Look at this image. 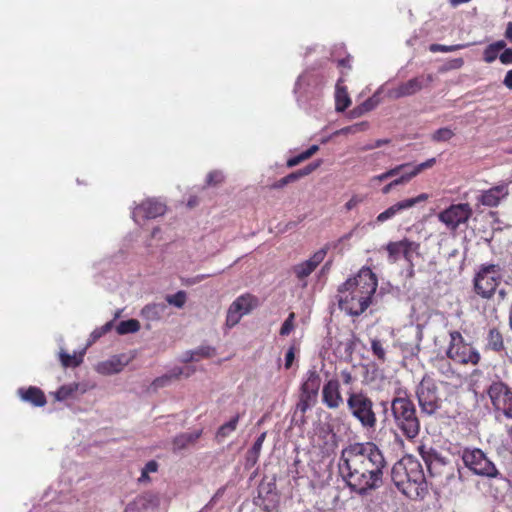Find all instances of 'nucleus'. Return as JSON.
Segmentation results:
<instances>
[{
	"label": "nucleus",
	"mask_w": 512,
	"mask_h": 512,
	"mask_svg": "<svg viewBox=\"0 0 512 512\" xmlns=\"http://www.w3.org/2000/svg\"><path fill=\"white\" fill-rule=\"evenodd\" d=\"M340 374L344 384L349 385L353 382V377L349 370H342Z\"/></svg>",
	"instance_id": "nucleus-62"
},
{
	"label": "nucleus",
	"mask_w": 512,
	"mask_h": 512,
	"mask_svg": "<svg viewBox=\"0 0 512 512\" xmlns=\"http://www.w3.org/2000/svg\"><path fill=\"white\" fill-rule=\"evenodd\" d=\"M121 371V364L117 359L101 362L98 365V372L103 374H114Z\"/></svg>",
	"instance_id": "nucleus-35"
},
{
	"label": "nucleus",
	"mask_w": 512,
	"mask_h": 512,
	"mask_svg": "<svg viewBox=\"0 0 512 512\" xmlns=\"http://www.w3.org/2000/svg\"><path fill=\"white\" fill-rule=\"evenodd\" d=\"M380 91L375 92L371 97L363 101L360 105L354 107L349 111V117L351 119L361 117L365 113L375 109L380 103Z\"/></svg>",
	"instance_id": "nucleus-25"
},
{
	"label": "nucleus",
	"mask_w": 512,
	"mask_h": 512,
	"mask_svg": "<svg viewBox=\"0 0 512 512\" xmlns=\"http://www.w3.org/2000/svg\"><path fill=\"white\" fill-rule=\"evenodd\" d=\"M420 455L427 467L429 474L432 477L440 476L446 474L447 480H450L455 477L454 475V466L451 461L441 455L436 449L428 448L426 449L424 446L419 449Z\"/></svg>",
	"instance_id": "nucleus-10"
},
{
	"label": "nucleus",
	"mask_w": 512,
	"mask_h": 512,
	"mask_svg": "<svg viewBox=\"0 0 512 512\" xmlns=\"http://www.w3.org/2000/svg\"><path fill=\"white\" fill-rule=\"evenodd\" d=\"M79 389L78 383H70L62 385L57 391L53 393L56 401L62 402L74 396L75 392Z\"/></svg>",
	"instance_id": "nucleus-32"
},
{
	"label": "nucleus",
	"mask_w": 512,
	"mask_h": 512,
	"mask_svg": "<svg viewBox=\"0 0 512 512\" xmlns=\"http://www.w3.org/2000/svg\"><path fill=\"white\" fill-rule=\"evenodd\" d=\"M390 407L396 427L406 438H416L420 432V420L407 392L399 391L391 400Z\"/></svg>",
	"instance_id": "nucleus-4"
},
{
	"label": "nucleus",
	"mask_w": 512,
	"mask_h": 512,
	"mask_svg": "<svg viewBox=\"0 0 512 512\" xmlns=\"http://www.w3.org/2000/svg\"><path fill=\"white\" fill-rule=\"evenodd\" d=\"M322 402L329 409H337L343 404L344 399L340 391L338 379H330L324 384L322 388Z\"/></svg>",
	"instance_id": "nucleus-17"
},
{
	"label": "nucleus",
	"mask_w": 512,
	"mask_h": 512,
	"mask_svg": "<svg viewBox=\"0 0 512 512\" xmlns=\"http://www.w3.org/2000/svg\"><path fill=\"white\" fill-rule=\"evenodd\" d=\"M413 177L414 176L412 175L410 168H409V169L402 171L400 173V175H398V177L391 182H392V185H394V187H396L398 185H403V184L409 182Z\"/></svg>",
	"instance_id": "nucleus-53"
},
{
	"label": "nucleus",
	"mask_w": 512,
	"mask_h": 512,
	"mask_svg": "<svg viewBox=\"0 0 512 512\" xmlns=\"http://www.w3.org/2000/svg\"><path fill=\"white\" fill-rule=\"evenodd\" d=\"M435 163H436V159L435 158H430V159L426 160L425 162H422V163L414 166L413 168L410 167V171H411L412 175L415 177L421 171H423L425 169H428V168H431Z\"/></svg>",
	"instance_id": "nucleus-52"
},
{
	"label": "nucleus",
	"mask_w": 512,
	"mask_h": 512,
	"mask_svg": "<svg viewBox=\"0 0 512 512\" xmlns=\"http://www.w3.org/2000/svg\"><path fill=\"white\" fill-rule=\"evenodd\" d=\"M433 81V75H419L406 82H402L397 87L388 91V96L392 99H400L415 95L423 88L428 87Z\"/></svg>",
	"instance_id": "nucleus-14"
},
{
	"label": "nucleus",
	"mask_w": 512,
	"mask_h": 512,
	"mask_svg": "<svg viewBox=\"0 0 512 512\" xmlns=\"http://www.w3.org/2000/svg\"><path fill=\"white\" fill-rule=\"evenodd\" d=\"M120 314H121V310H118L115 313L114 318L111 321H108L102 327L96 328L95 330H93L92 333L90 334L89 343L95 342L96 340L101 338L104 334H106L108 331H110L113 327L114 320L117 319L118 317H120Z\"/></svg>",
	"instance_id": "nucleus-34"
},
{
	"label": "nucleus",
	"mask_w": 512,
	"mask_h": 512,
	"mask_svg": "<svg viewBox=\"0 0 512 512\" xmlns=\"http://www.w3.org/2000/svg\"><path fill=\"white\" fill-rule=\"evenodd\" d=\"M166 211V205L155 198L147 199L139 206L135 207L132 212V218L138 223V218L143 220L154 219L163 215Z\"/></svg>",
	"instance_id": "nucleus-15"
},
{
	"label": "nucleus",
	"mask_w": 512,
	"mask_h": 512,
	"mask_svg": "<svg viewBox=\"0 0 512 512\" xmlns=\"http://www.w3.org/2000/svg\"><path fill=\"white\" fill-rule=\"evenodd\" d=\"M254 504L262 508L265 512L277 510L280 504V495L276 489V479L270 480L263 478L257 487V496L254 498Z\"/></svg>",
	"instance_id": "nucleus-13"
},
{
	"label": "nucleus",
	"mask_w": 512,
	"mask_h": 512,
	"mask_svg": "<svg viewBox=\"0 0 512 512\" xmlns=\"http://www.w3.org/2000/svg\"><path fill=\"white\" fill-rule=\"evenodd\" d=\"M307 159H308V157H306L305 152L303 151L302 153H300V154H298V155H296L294 157L289 158L287 160L286 165H287L288 168H292V167L297 166L298 164H300L301 162H303V161H305Z\"/></svg>",
	"instance_id": "nucleus-56"
},
{
	"label": "nucleus",
	"mask_w": 512,
	"mask_h": 512,
	"mask_svg": "<svg viewBox=\"0 0 512 512\" xmlns=\"http://www.w3.org/2000/svg\"><path fill=\"white\" fill-rule=\"evenodd\" d=\"M160 505V497L153 492H146L138 496L132 502L128 503L124 512H143L146 510L157 509Z\"/></svg>",
	"instance_id": "nucleus-21"
},
{
	"label": "nucleus",
	"mask_w": 512,
	"mask_h": 512,
	"mask_svg": "<svg viewBox=\"0 0 512 512\" xmlns=\"http://www.w3.org/2000/svg\"><path fill=\"white\" fill-rule=\"evenodd\" d=\"M391 480L396 488L410 499H424L428 493L422 465L412 456L404 457L393 465Z\"/></svg>",
	"instance_id": "nucleus-3"
},
{
	"label": "nucleus",
	"mask_w": 512,
	"mask_h": 512,
	"mask_svg": "<svg viewBox=\"0 0 512 512\" xmlns=\"http://www.w3.org/2000/svg\"><path fill=\"white\" fill-rule=\"evenodd\" d=\"M202 430H195L193 432H186L177 435L173 439V450L180 451L186 449L189 445L195 443L201 436Z\"/></svg>",
	"instance_id": "nucleus-27"
},
{
	"label": "nucleus",
	"mask_w": 512,
	"mask_h": 512,
	"mask_svg": "<svg viewBox=\"0 0 512 512\" xmlns=\"http://www.w3.org/2000/svg\"><path fill=\"white\" fill-rule=\"evenodd\" d=\"M487 393L495 409L512 419V388L502 381H494Z\"/></svg>",
	"instance_id": "nucleus-12"
},
{
	"label": "nucleus",
	"mask_w": 512,
	"mask_h": 512,
	"mask_svg": "<svg viewBox=\"0 0 512 512\" xmlns=\"http://www.w3.org/2000/svg\"><path fill=\"white\" fill-rule=\"evenodd\" d=\"M195 356L199 357V360L202 358H209L214 355L215 349L208 345L199 346L194 349Z\"/></svg>",
	"instance_id": "nucleus-50"
},
{
	"label": "nucleus",
	"mask_w": 512,
	"mask_h": 512,
	"mask_svg": "<svg viewBox=\"0 0 512 512\" xmlns=\"http://www.w3.org/2000/svg\"><path fill=\"white\" fill-rule=\"evenodd\" d=\"M330 248V243L326 244L323 248L316 251L308 261L316 268L325 258L328 249Z\"/></svg>",
	"instance_id": "nucleus-44"
},
{
	"label": "nucleus",
	"mask_w": 512,
	"mask_h": 512,
	"mask_svg": "<svg viewBox=\"0 0 512 512\" xmlns=\"http://www.w3.org/2000/svg\"><path fill=\"white\" fill-rule=\"evenodd\" d=\"M183 362L199 361V357L195 356L194 350H188L183 354Z\"/></svg>",
	"instance_id": "nucleus-61"
},
{
	"label": "nucleus",
	"mask_w": 512,
	"mask_h": 512,
	"mask_svg": "<svg viewBox=\"0 0 512 512\" xmlns=\"http://www.w3.org/2000/svg\"><path fill=\"white\" fill-rule=\"evenodd\" d=\"M223 180H224V175H223L222 171L213 170L208 173V175L206 177V184L208 186H215V185H218L221 182H223Z\"/></svg>",
	"instance_id": "nucleus-47"
},
{
	"label": "nucleus",
	"mask_w": 512,
	"mask_h": 512,
	"mask_svg": "<svg viewBox=\"0 0 512 512\" xmlns=\"http://www.w3.org/2000/svg\"><path fill=\"white\" fill-rule=\"evenodd\" d=\"M139 330H140V323L136 319H128V320L121 321L116 326V331L119 335L136 333Z\"/></svg>",
	"instance_id": "nucleus-33"
},
{
	"label": "nucleus",
	"mask_w": 512,
	"mask_h": 512,
	"mask_svg": "<svg viewBox=\"0 0 512 512\" xmlns=\"http://www.w3.org/2000/svg\"><path fill=\"white\" fill-rule=\"evenodd\" d=\"M341 345L344 347L345 354L349 357L352 356L354 350H355V336L352 335L351 338L346 339L345 341L341 342Z\"/></svg>",
	"instance_id": "nucleus-55"
},
{
	"label": "nucleus",
	"mask_w": 512,
	"mask_h": 512,
	"mask_svg": "<svg viewBox=\"0 0 512 512\" xmlns=\"http://www.w3.org/2000/svg\"><path fill=\"white\" fill-rule=\"evenodd\" d=\"M321 164H322V160L319 159V160H316V161H313V162L309 163L305 167L297 170L296 172H297L299 178L301 179V178L311 174L318 167H320Z\"/></svg>",
	"instance_id": "nucleus-49"
},
{
	"label": "nucleus",
	"mask_w": 512,
	"mask_h": 512,
	"mask_svg": "<svg viewBox=\"0 0 512 512\" xmlns=\"http://www.w3.org/2000/svg\"><path fill=\"white\" fill-rule=\"evenodd\" d=\"M508 194V185L500 184L487 190H482L477 197V201L487 207H496L502 199H505L508 196Z\"/></svg>",
	"instance_id": "nucleus-20"
},
{
	"label": "nucleus",
	"mask_w": 512,
	"mask_h": 512,
	"mask_svg": "<svg viewBox=\"0 0 512 512\" xmlns=\"http://www.w3.org/2000/svg\"><path fill=\"white\" fill-rule=\"evenodd\" d=\"M240 418L241 415L237 413L229 421L222 424L216 431V440L218 442H222L224 439L229 437L237 429Z\"/></svg>",
	"instance_id": "nucleus-28"
},
{
	"label": "nucleus",
	"mask_w": 512,
	"mask_h": 512,
	"mask_svg": "<svg viewBox=\"0 0 512 512\" xmlns=\"http://www.w3.org/2000/svg\"><path fill=\"white\" fill-rule=\"evenodd\" d=\"M168 306L164 302L149 303L141 310V316L148 321H158L166 313Z\"/></svg>",
	"instance_id": "nucleus-26"
},
{
	"label": "nucleus",
	"mask_w": 512,
	"mask_h": 512,
	"mask_svg": "<svg viewBox=\"0 0 512 512\" xmlns=\"http://www.w3.org/2000/svg\"><path fill=\"white\" fill-rule=\"evenodd\" d=\"M503 84L505 87L512 90V69L506 73L504 80H503Z\"/></svg>",
	"instance_id": "nucleus-63"
},
{
	"label": "nucleus",
	"mask_w": 512,
	"mask_h": 512,
	"mask_svg": "<svg viewBox=\"0 0 512 512\" xmlns=\"http://www.w3.org/2000/svg\"><path fill=\"white\" fill-rule=\"evenodd\" d=\"M404 241H406V243L404 245V249L401 251V254L408 263H411V252L417 251L420 247V244L414 241H410L406 238L404 239Z\"/></svg>",
	"instance_id": "nucleus-45"
},
{
	"label": "nucleus",
	"mask_w": 512,
	"mask_h": 512,
	"mask_svg": "<svg viewBox=\"0 0 512 512\" xmlns=\"http://www.w3.org/2000/svg\"><path fill=\"white\" fill-rule=\"evenodd\" d=\"M468 46H469V44L442 45V44L435 43V44H431L429 46V50L433 53H436V52L448 53V52H454V51L466 48Z\"/></svg>",
	"instance_id": "nucleus-40"
},
{
	"label": "nucleus",
	"mask_w": 512,
	"mask_h": 512,
	"mask_svg": "<svg viewBox=\"0 0 512 512\" xmlns=\"http://www.w3.org/2000/svg\"><path fill=\"white\" fill-rule=\"evenodd\" d=\"M502 278V269L498 264L485 263L480 265L473 278V287L477 295L490 299Z\"/></svg>",
	"instance_id": "nucleus-7"
},
{
	"label": "nucleus",
	"mask_w": 512,
	"mask_h": 512,
	"mask_svg": "<svg viewBox=\"0 0 512 512\" xmlns=\"http://www.w3.org/2000/svg\"><path fill=\"white\" fill-rule=\"evenodd\" d=\"M295 359V347L292 345L286 352L285 355V368L289 369L292 366V363Z\"/></svg>",
	"instance_id": "nucleus-58"
},
{
	"label": "nucleus",
	"mask_w": 512,
	"mask_h": 512,
	"mask_svg": "<svg viewBox=\"0 0 512 512\" xmlns=\"http://www.w3.org/2000/svg\"><path fill=\"white\" fill-rule=\"evenodd\" d=\"M321 386V377L315 368L308 370L306 378L301 384L300 390L306 398H312L317 401L318 392Z\"/></svg>",
	"instance_id": "nucleus-22"
},
{
	"label": "nucleus",
	"mask_w": 512,
	"mask_h": 512,
	"mask_svg": "<svg viewBox=\"0 0 512 512\" xmlns=\"http://www.w3.org/2000/svg\"><path fill=\"white\" fill-rule=\"evenodd\" d=\"M157 469H158V463L155 460L148 461L143 468V470H145V472H147L148 474L152 473V472H156Z\"/></svg>",
	"instance_id": "nucleus-60"
},
{
	"label": "nucleus",
	"mask_w": 512,
	"mask_h": 512,
	"mask_svg": "<svg viewBox=\"0 0 512 512\" xmlns=\"http://www.w3.org/2000/svg\"><path fill=\"white\" fill-rule=\"evenodd\" d=\"M427 199H428V194L422 193V194L418 195L417 197L401 200V201L391 205L383 212H381L377 216L376 222L384 223L385 221L392 219L396 215L401 214L403 211L408 210V209L414 207L416 204L426 201Z\"/></svg>",
	"instance_id": "nucleus-16"
},
{
	"label": "nucleus",
	"mask_w": 512,
	"mask_h": 512,
	"mask_svg": "<svg viewBox=\"0 0 512 512\" xmlns=\"http://www.w3.org/2000/svg\"><path fill=\"white\" fill-rule=\"evenodd\" d=\"M463 65H464L463 58H461V57L454 58V59L447 61L445 63V65L443 66L442 70L448 71V70L460 69Z\"/></svg>",
	"instance_id": "nucleus-54"
},
{
	"label": "nucleus",
	"mask_w": 512,
	"mask_h": 512,
	"mask_svg": "<svg viewBox=\"0 0 512 512\" xmlns=\"http://www.w3.org/2000/svg\"><path fill=\"white\" fill-rule=\"evenodd\" d=\"M486 341V347L492 351L500 352L505 348L503 336L497 328L489 329Z\"/></svg>",
	"instance_id": "nucleus-30"
},
{
	"label": "nucleus",
	"mask_w": 512,
	"mask_h": 512,
	"mask_svg": "<svg viewBox=\"0 0 512 512\" xmlns=\"http://www.w3.org/2000/svg\"><path fill=\"white\" fill-rule=\"evenodd\" d=\"M347 409L350 415L359 422L365 430H375L377 415L373 400L363 390L347 392Z\"/></svg>",
	"instance_id": "nucleus-5"
},
{
	"label": "nucleus",
	"mask_w": 512,
	"mask_h": 512,
	"mask_svg": "<svg viewBox=\"0 0 512 512\" xmlns=\"http://www.w3.org/2000/svg\"><path fill=\"white\" fill-rule=\"evenodd\" d=\"M60 361L64 367H78L82 363L83 358L82 355L77 356L75 354L71 355L67 352H61Z\"/></svg>",
	"instance_id": "nucleus-38"
},
{
	"label": "nucleus",
	"mask_w": 512,
	"mask_h": 512,
	"mask_svg": "<svg viewBox=\"0 0 512 512\" xmlns=\"http://www.w3.org/2000/svg\"><path fill=\"white\" fill-rule=\"evenodd\" d=\"M299 176L297 174L296 171L286 175L285 177L279 179L278 181L274 182L272 184V188L273 189H282L283 187H285L286 185L292 183V182H295L297 180H299Z\"/></svg>",
	"instance_id": "nucleus-43"
},
{
	"label": "nucleus",
	"mask_w": 512,
	"mask_h": 512,
	"mask_svg": "<svg viewBox=\"0 0 512 512\" xmlns=\"http://www.w3.org/2000/svg\"><path fill=\"white\" fill-rule=\"evenodd\" d=\"M504 36L510 43H512V22L507 23Z\"/></svg>",
	"instance_id": "nucleus-64"
},
{
	"label": "nucleus",
	"mask_w": 512,
	"mask_h": 512,
	"mask_svg": "<svg viewBox=\"0 0 512 512\" xmlns=\"http://www.w3.org/2000/svg\"><path fill=\"white\" fill-rule=\"evenodd\" d=\"M372 353L382 362L386 360V352L380 340L372 339L371 341Z\"/></svg>",
	"instance_id": "nucleus-46"
},
{
	"label": "nucleus",
	"mask_w": 512,
	"mask_h": 512,
	"mask_svg": "<svg viewBox=\"0 0 512 512\" xmlns=\"http://www.w3.org/2000/svg\"><path fill=\"white\" fill-rule=\"evenodd\" d=\"M473 215L472 207L469 203L451 204L446 209L438 213V220L449 230L456 231L462 224H466Z\"/></svg>",
	"instance_id": "nucleus-11"
},
{
	"label": "nucleus",
	"mask_w": 512,
	"mask_h": 512,
	"mask_svg": "<svg viewBox=\"0 0 512 512\" xmlns=\"http://www.w3.org/2000/svg\"><path fill=\"white\" fill-rule=\"evenodd\" d=\"M340 81L341 80H338L336 84L335 92V109L337 112L345 111L351 104V99L348 95L347 89L340 85Z\"/></svg>",
	"instance_id": "nucleus-29"
},
{
	"label": "nucleus",
	"mask_w": 512,
	"mask_h": 512,
	"mask_svg": "<svg viewBox=\"0 0 512 512\" xmlns=\"http://www.w3.org/2000/svg\"><path fill=\"white\" fill-rule=\"evenodd\" d=\"M454 136V132L448 128L443 127L437 129L431 136V139L435 142H446Z\"/></svg>",
	"instance_id": "nucleus-42"
},
{
	"label": "nucleus",
	"mask_w": 512,
	"mask_h": 512,
	"mask_svg": "<svg viewBox=\"0 0 512 512\" xmlns=\"http://www.w3.org/2000/svg\"><path fill=\"white\" fill-rule=\"evenodd\" d=\"M386 459L373 442H355L343 448L338 470L350 493L359 497L370 496L384 484Z\"/></svg>",
	"instance_id": "nucleus-1"
},
{
	"label": "nucleus",
	"mask_w": 512,
	"mask_h": 512,
	"mask_svg": "<svg viewBox=\"0 0 512 512\" xmlns=\"http://www.w3.org/2000/svg\"><path fill=\"white\" fill-rule=\"evenodd\" d=\"M405 243L406 241H404V239L397 242H389L386 246L389 258L396 260L401 255Z\"/></svg>",
	"instance_id": "nucleus-41"
},
{
	"label": "nucleus",
	"mask_w": 512,
	"mask_h": 512,
	"mask_svg": "<svg viewBox=\"0 0 512 512\" xmlns=\"http://www.w3.org/2000/svg\"><path fill=\"white\" fill-rule=\"evenodd\" d=\"M294 319L295 314L292 312L288 315V317L283 322L281 328H280V335L281 336H287L289 335L292 330L294 329Z\"/></svg>",
	"instance_id": "nucleus-48"
},
{
	"label": "nucleus",
	"mask_w": 512,
	"mask_h": 512,
	"mask_svg": "<svg viewBox=\"0 0 512 512\" xmlns=\"http://www.w3.org/2000/svg\"><path fill=\"white\" fill-rule=\"evenodd\" d=\"M460 455L465 467L473 474L485 478L503 479L494 462L481 449L465 447Z\"/></svg>",
	"instance_id": "nucleus-6"
},
{
	"label": "nucleus",
	"mask_w": 512,
	"mask_h": 512,
	"mask_svg": "<svg viewBox=\"0 0 512 512\" xmlns=\"http://www.w3.org/2000/svg\"><path fill=\"white\" fill-rule=\"evenodd\" d=\"M499 60L504 65L512 64V48H505L499 55Z\"/></svg>",
	"instance_id": "nucleus-57"
},
{
	"label": "nucleus",
	"mask_w": 512,
	"mask_h": 512,
	"mask_svg": "<svg viewBox=\"0 0 512 512\" xmlns=\"http://www.w3.org/2000/svg\"><path fill=\"white\" fill-rule=\"evenodd\" d=\"M499 55V52L489 44L483 51V60L486 63H493L497 58H499Z\"/></svg>",
	"instance_id": "nucleus-51"
},
{
	"label": "nucleus",
	"mask_w": 512,
	"mask_h": 512,
	"mask_svg": "<svg viewBox=\"0 0 512 512\" xmlns=\"http://www.w3.org/2000/svg\"><path fill=\"white\" fill-rule=\"evenodd\" d=\"M17 395L23 402L29 403L34 407H44L47 403L44 392L36 386L20 387L17 390Z\"/></svg>",
	"instance_id": "nucleus-23"
},
{
	"label": "nucleus",
	"mask_w": 512,
	"mask_h": 512,
	"mask_svg": "<svg viewBox=\"0 0 512 512\" xmlns=\"http://www.w3.org/2000/svg\"><path fill=\"white\" fill-rule=\"evenodd\" d=\"M363 201V198L358 196V195H354L351 197V199L345 204V208L347 210H352L354 207H356L359 203H361Z\"/></svg>",
	"instance_id": "nucleus-59"
},
{
	"label": "nucleus",
	"mask_w": 512,
	"mask_h": 512,
	"mask_svg": "<svg viewBox=\"0 0 512 512\" xmlns=\"http://www.w3.org/2000/svg\"><path fill=\"white\" fill-rule=\"evenodd\" d=\"M319 84V76L314 72L305 71L301 74L295 83L294 94L298 99H308L314 93V90Z\"/></svg>",
	"instance_id": "nucleus-18"
},
{
	"label": "nucleus",
	"mask_w": 512,
	"mask_h": 512,
	"mask_svg": "<svg viewBox=\"0 0 512 512\" xmlns=\"http://www.w3.org/2000/svg\"><path fill=\"white\" fill-rule=\"evenodd\" d=\"M187 295L186 292L180 290L172 295L166 296V302L170 305L175 306L176 308H182L186 303Z\"/></svg>",
	"instance_id": "nucleus-39"
},
{
	"label": "nucleus",
	"mask_w": 512,
	"mask_h": 512,
	"mask_svg": "<svg viewBox=\"0 0 512 512\" xmlns=\"http://www.w3.org/2000/svg\"><path fill=\"white\" fill-rule=\"evenodd\" d=\"M377 277L368 267L347 279L338 288V306L350 316H360L369 307L376 292Z\"/></svg>",
	"instance_id": "nucleus-2"
},
{
	"label": "nucleus",
	"mask_w": 512,
	"mask_h": 512,
	"mask_svg": "<svg viewBox=\"0 0 512 512\" xmlns=\"http://www.w3.org/2000/svg\"><path fill=\"white\" fill-rule=\"evenodd\" d=\"M415 393L422 414L432 416L441 408L439 388L432 378L423 377L417 385Z\"/></svg>",
	"instance_id": "nucleus-9"
},
{
	"label": "nucleus",
	"mask_w": 512,
	"mask_h": 512,
	"mask_svg": "<svg viewBox=\"0 0 512 512\" xmlns=\"http://www.w3.org/2000/svg\"><path fill=\"white\" fill-rule=\"evenodd\" d=\"M265 438H266V432L261 433L256 438L252 447L247 451L246 456H245V463H244V468L246 470L251 469L258 462L260 452H261L263 443L265 441Z\"/></svg>",
	"instance_id": "nucleus-24"
},
{
	"label": "nucleus",
	"mask_w": 512,
	"mask_h": 512,
	"mask_svg": "<svg viewBox=\"0 0 512 512\" xmlns=\"http://www.w3.org/2000/svg\"><path fill=\"white\" fill-rule=\"evenodd\" d=\"M316 268L308 261L305 260L294 266L293 271L299 280L308 277Z\"/></svg>",
	"instance_id": "nucleus-36"
},
{
	"label": "nucleus",
	"mask_w": 512,
	"mask_h": 512,
	"mask_svg": "<svg viewBox=\"0 0 512 512\" xmlns=\"http://www.w3.org/2000/svg\"><path fill=\"white\" fill-rule=\"evenodd\" d=\"M249 297L240 296L229 306L226 316V325L233 327L239 323L241 318L251 311Z\"/></svg>",
	"instance_id": "nucleus-19"
},
{
	"label": "nucleus",
	"mask_w": 512,
	"mask_h": 512,
	"mask_svg": "<svg viewBox=\"0 0 512 512\" xmlns=\"http://www.w3.org/2000/svg\"><path fill=\"white\" fill-rule=\"evenodd\" d=\"M450 343L447 349L449 359L459 364L477 365L480 361V353L467 342L459 331H451Z\"/></svg>",
	"instance_id": "nucleus-8"
},
{
	"label": "nucleus",
	"mask_w": 512,
	"mask_h": 512,
	"mask_svg": "<svg viewBox=\"0 0 512 512\" xmlns=\"http://www.w3.org/2000/svg\"><path fill=\"white\" fill-rule=\"evenodd\" d=\"M410 167H411L410 163L400 164V165L395 166L394 168L387 170L386 172H384L380 175L375 176L374 179L378 180V181H385L388 178L400 175V173L402 171L409 169Z\"/></svg>",
	"instance_id": "nucleus-37"
},
{
	"label": "nucleus",
	"mask_w": 512,
	"mask_h": 512,
	"mask_svg": "<svg viewBox=\"0 0 512 512\" xmlns=\"http://www.w3.org/2000/svg\"><path fill=\"white\" fill-rule=\"evenodd\" d=\"M316 402V400L312 398H306L304 395L300 394L299 401L296 405L295 411L292 416V424H298L297 415L301 413V423H305V413L307 410L311 408V406Z\"/></svg>",
	"instance_id": "nucleus-31"
}]
</instances>
